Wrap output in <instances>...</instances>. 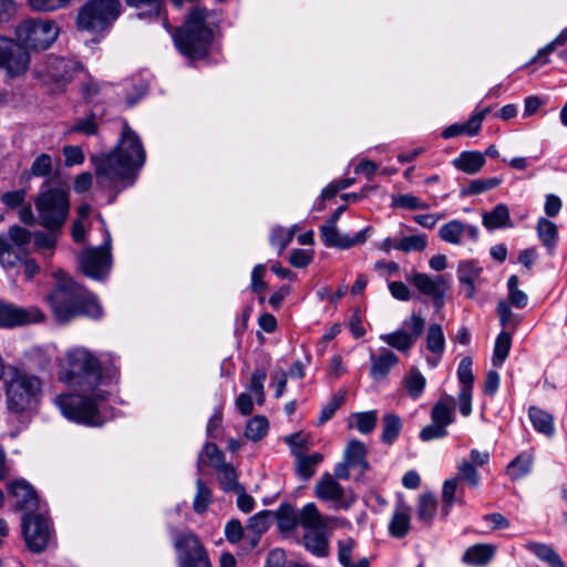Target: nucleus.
I'll return each instance as SVG.
<instances>
[{"label":"nucleus","mask_w":567,"mask_h":567,"mask_svg":"<svg viewBox=\"0 0 567 567\" xmlns=\"http://www.w3.org/2000/svg\"><path fill=\"white\" fill-rule=\"evenodd\" d=\"M482 223L487 229L512 226L508 207L505 204L496 205L491 212L483 214Z\"/></svg>","instance_id":"nucleus-30"},{"label":"nucleus","mask_w":567,"mask_h":567,"mask_svg":"<svg viewBox=\"0 0 567 567\" xmlns=\"http://www.w3.org/2000/svg\"><path fill=\"white\" fill-rule=\"evenodd\" d=\"M457 481H464L468 484L470 487L476 488L480 484V474L474 467V464L463 461L458 466V473L455 476Z\"/></svg>","instance_id":"nucleus-60"},{"label":"nucleus","mask_w":567,"mask_h":567,"mask_svg":"<svg viewBox=\"0 0 567 567\" xmlns=\"http://www.w3.org/2000/svg\"><path fill=\"white\" fill-rule=\"evenodd\" d=\"M298 523L305 528H324L321 515L315 503H308L302 507L298 515Z\"/></svg>","instance_id":"nucleus-38"},{"label":"nucleus","mask_w":567,"mask_h":567,"mask_svg":"<svg viewBox=\"0 0 567 567\" xmlns=\"http://www.w3.org/2000/svg\"><path fill=\"white\" fill-rule=\"evenodd\" d=\"M216 470L218 472V480L224 492H235L243 486V484L238 482L236 468L231 464L225 463Z\"/></svg>","instance_id":"nucleus-40"},{"label":"nucleus","mask_w":567,"mask_h":567,"mask_svg":"<svg viewBox=\"0 0 567 567\" xmlns=\"http://www.w3.org/2000/svg\"><path fill=\"white\" fill-rule=\"evenodd\" d=\"M351 416L357 420V429L362 434L371 433L377 426L378 412L375 410L353 413Z\"/></svg>","instance_id":"nucleus-57"},{"label":"nucleus","mask_w":567,"mask_h":567,"mask_svg":"<svg viewBox=\"0 0 567 567\" xmlns=\"http://www.w3.org/2000/svg\"><path fill=\"white\" fill-rule=\"evenodd\" d=\"M196 488L197 491L194 497L193 508L196 514H204L213 503V493L200 478L196 482Z\"/></svg>","instance_id":"nucleus-45"},{"label":"nucleus","mask_w":567,"mask_h":567,"mask_svg":"<svg viewBox=\"0 0 567 567\" xmlns=\"http://www.w3.org/2000/svg\"><path fill=\"white\" fill-rule=\"evenodd\" d=\"M207 9L195 6L179 27V52L190 61L207 58L214 31L206 24Z\"/></svg>","instance_id":"nucleus-4"},{"label":"nucleus","mask_w":567,"mask_h":567,"mask_svg":"<svg viewBox=\"0 0 567 567\" xmlns=\"http://www.w3.org/2000/svg\"><path fill=\"white\" fill-rule=\"evenodd\" d=\"M297 226L286 230L281 226H276L271 229L269 241L271 246L277 247L279 252H282L295 237V230Z\"/></svg>","instance_id":"nucleus-52"},{"label":"nucleus","mask_w":567,"mask_h":567,"mask_svg":"<svg viewBox=\"0 0 567 567\" xmlns=\"http://www.w3.org/2000/svg\"><path fill=\"white\" fill-rule=\"evenodd\" d=\"M312 533H305L302 540L308 551L317 557L329 555V542L323 528L313 529Z\"/></svg>","instance_id":"nucleus-25"},{"label":"nucleus","mask_w":567,"mask_h":567,"mask_svg":"<svg viewBox=\"0 0 567 567\" xmlns=\"http://www.w3.org/2000/svg\"><path fill=\"white\" fill-rule=\"evenodd\" d=\"M446 280L443 276H436L432 279L429 275L423 272H415L412 277L411 284L423 295L431 296L440 287L446 286Z\"/></svg>","instance_id":"nucleus-34"},{"label":"nucleus","mask_w":567,"mask_h":567,"mask_svg":"<svg viewBox=\"0 0 567 567\" xmlns=\"http://www.w3.org/2000/svg\"><path fill=\"white\" fill-rule=\"evenodd\" d=\"M54 278L55 285L45 296V301L58 322L65 323L80 316L102 317V307L92 292L63 271H56Z\"/></svg>","instance_id":"nucleus-3"},{"label":"nucleus","mask_w":567,"mask_h":567,"mask_svg":"<svg viewBox=\"0 0 567 567\" xmlns=\"http://www.w3.org/2000/svg\"><path fill=\"white\" fill-rule=\"evenodd\" d=\"M267 379V370L265 368H256L251 373L249 391L256 396V402L261 405L265 401L264 382Z\"/></svg>","instance_id":"nucleus-55"},{"label":"nucleus","mask_w":567,"mask_h":567,"mask_svg":"<svg viewBox=\"0 0 567 567\" xmlns=\"http://www.w3.org/2000/svg\"><path fill=\"white\" fill-rule=\"evenodd\" d=\"M73 0H28L34 11L52 12L66 8Z\"/></svg>","instance_id":"nucleus-62"},{"label":"nucleus","mask_w":567,"mask_h":567,"mask_svg":"<svg viewBox=\"0 0 567 567\" xmlns=\"http://www.w3.org/2000/svg\"><path fill=\"white\" fill-rule=\"evenodd\" d=\"M403 382L409 396L412 399H417L423 393L426 384L425 378L416 368H411L410 374L404 378Z\"/></svg>","instance_id":"nucleus-47"},{"label":"nucleus","mask_w":567,"mask_h":567,"mask_svg":"<svg viewBox=\"0 0 567 567\" xmlns=\"http://www.w3.org/2000/svg\"><path fill=\"white\" fill-rule=\"evenodd\" d=\"M411 529L410 508L400 505L395 508L389 524V533L392 537L403 538Z\"/></svg>","instance_id":"nucleus-23"},{"label":"nucleus","mask_w":567,"mask_h":567,"mask_svg":"<svg viewBox=\"0 0 567 567\" xmlns=\"http://www.w3.org/2000/svg\"><path fill=\"white\" fill-rule=\"evenodd\" d=\"M99 117L94 112H90L84 117H78L74 123L68 128L69 134L79 133L84 136H95L99 133Z\"/></svg>","instance_id":"nucleus-33"},{"label":"nucleus","mask_w":567,"mask_h":567,"mask_svg":"<svg viewBox=\"0 0 567 567\" xmlns=\"http://www.w3.org/2000/svg\"><path fill=\"white\" fill-rule=\"evenodd\" d=\"M402 431V421L398 414L388 413L382 417L381 442L392 445Z\"/></svg>","instance_id":"nucleus-31"},{"label":"nucleus","mask_w":567,"mask_h":567,"mask_svg":"<svg viewBox=\"0 0 567 567\" xmlns=\"http://www.w3.org/2000/svg\"><path fill=\"white\" fill-rule=\"evenodd\" d=\"M368 451L361 441L353 439L349 441L346 451H344V460L353 467H357L359 462H363L365 464Z\"/></svg>","instance_id":"nucleus-50"},{"label":"nucleus","mask_w":567,"mask_h":567,"mask_svg":"<svg viewBox=\"0 0 567 567\" xmlns=\"http://www.w3.org/2000/svg\"><path fill=\"white\" fill-rule=\"evenodd\" d=\"M122 12L120 0H87L79 10L75 24L80 31L104 35Z\"/></svg>","instance_id":"nucleus-6"},{"label":"nucleus","mask_w":567,"mask_h":567,"mask_svg":"<svg viewBox=\"0 0 567 567\" xmlns=\"http://www.w3.org/2000/svg\"><path fill=\"white\" fill-rule=\"evenodd\" d=\"M295 455L297 457L296 474L303 481H308L315 475L316 467L323 460V455L319 452H316L311 455H302L298 452H295Z\"/></svg>","instance_id":"nucleus-27"},{"label":"nucleus","mask_w":567,"mask_h":567,"mask_svg":"<svg viewBox=\"0 0 567 567\" xmlns=\"http://www.w3.org/2000/svg\"><path fill=\"white\" fill-rule=\"evenodd\" d=\"M271 511H261L249 517L246 530L264 535L270 527Z\"/></svg>","instance_id":"nucleus-54"},{"label":"nucleus","mask_w":567,"mask_h":567,"mask_svg":"<svg viewBox=\"0 0 567 567\" xmlns=\"http://www.w3.org/2000/svg\"><path fill=\"white\" fill-rule=\"evenodd\" d=\"M30 61L29 51L17 40L0 37V68L6 71L7 78L23 76L29 70Z\"/></svg>","instance_id":"nucleus-11"},{"label":"nucleus","mask_w":567,"mask_h":567,"mask_svg":"<svg viewBox=\"0 0 567 567\" xmlns=\"http://www.w3.org/2000/svg\"><path fill=\"white\" fill-rule=\"evenodd\" d=\"M473 360L471 357H464L457 368V378L461 388L473 389L474 374L472 371Z\"/></svg>","instance_id":"nucleus-61"},{"label":"nucleus","mask_w":567,"mask_h":567,"mask_svg":"<svg viewBox=\"0 0 567 567\" xmlns=\"http://www.w3.org/2000/svg\"><path fill=\"white\" fill-rule=\"evenodd\" d=\"M315 494L321 501L339 503L343 509H348L357 501L353 491L346 492L341 484L328 472L317 482Z\"/></svg>","instance_id":"nucleus-15"},{"label":"nucleus","mask_w":567,"mask_h":567,"mask_svg":"<svg viewBox=\"0 0 567 567\" xmlns=\"http://www.w3.org/2000/svg\"><path fill=\"white\" fill-rule=\"evenodd\" d=\"M268 430V419L264 415H256L247 422L245 436L252 442H257L267 435Z\"/></svg>","instance_id":"nucleus-42"},{"label":"nucleus","mask_w":567,"mask_h":567,"mask_svg":"<svg viewBox=\"0 0 567 567\" xmlns=\"http://www.w3.org/2000/svg\"><path fill=\"white\" fill-rule=\"evenodd\" d=\"M519 278L517 275H512L507 281L508 300L512 306L517 309H523L527 306V295L518 289Z\"/></svg>","instance_id":"nucleus-53"},{"label":"nucleus","mask_w":567,"mask_h":567,"mask_svg":"<svg viewBox=\"0 0 567 567\" xmlns=\"http://www.w3.org/2000/svg\"><path fill=\"white\" fill-rule=\"evenodd\" d=\"M41 391L38 377L17 372L6 381V401L8 410L21 414L35 406Z\"/></svg>","instance_id":"nucleus-7"},{"label":"nucleus","mask_w":567,"mask_h":567,"mask_svg":"<svg viewBox=\"0 0 567 567\" xmlns=\"http://www.w3.org/2000/svg\"><path fill=\"white\" fill-rule=\"evenodd\" d=\"M79 265L86 277L100 280L107 276L112 266L111 235L107 230H105V239L101 246L82 251Z\"/></svg>","instance_id":"nucleus-10"},{"label":"nucleus","mask_w":567,"mask_h":567,"mask_svg":"<svg viewBox=\"0 0 567 567\" xmlns=\"http://www.w3.org/2000/svg\"><path fill=\"white\" fill-rule=\"evenodd\" d=\"M8 496L14 499L16 511H33L38 507V494L27 481L18 480L9 483Z\"/></svg>","instance_id":"nucleus-17"},{"label":"nucleus","mask_w":567,"mask_h":567,"mask_svg":"<svg viewBox=\"0 0 567 567\" xmlns=\"http://www.w3.org/2000/svg\"><path fill=\"white\" fill-rule=\"evenodd\" d=\"M272 517L277 520L278 529L282 533L293 530L298 523V514L290 503H281L276 512H272Z\"/></svg>","instance_id":"nucleus-28"},{"label":"nucleus","mask_w":567,"mask_h":567,"mask_svg":"<svg viewBox=\"0 0 567 567\" xmlns=\"http://www.w3.org/2000/svg\"><path fill=\"white\" fill-rule=\"evenodd\" d=\"M486 164L485 154L478 151H463L452 161V165L460 172L468 175H475L482 171Z\"/></svg>","instance_id":"nucleus-20"},{"label":"nucleus","mask_w":567,"mask_h":567,"mask_svg":"<svg viewBox=\"0 0 567 567\" xmlns=\"http://www.w3.org/2000/svg\"><path fill=\"white\" fill-rule=\"evenodd\" d=\"M532 467L533 456L529 453L523 452L509 462L506 471L512 481H517L529 474Z\"/></svg>","instance_id":"nucleus-35"},{"label":"nucleus","mask_w":567,"mask_h":567,"mask_svg":"<svg viewBox=\"0 0 567 567\" xmlns=\"http://www.w3.org/2000/svg\"><path fill=\"white\" fill-rule=\"evenodd\" d=\"M206 554L207 548L195 533L179 534V566Z\"/></svg>","instance_id":"nucleus-19"},{"label":"nucleus","mask_w":567,"mask_h":567,"mask_svg":"<svg viewBox=\"0 0 567 567\" xmlns=\"http://www.w3.org/2000/svg\"><path fill=\"white\" fill-rule=\"evenodd\" d=\"M526 548L549 567H566L559 554L550 545L530 542Z\"/></svg>","instance_id":"nucleus-29"},{"label":"nucleus","mask_w":567,"mask_h":567,"mask_svg":"<svg viewBox=\"0 0 567 567\" xmlns=\"http://www.w3.org/2000/svg\"><path fill=\"white\" fill-rule=\"evenodd\" d=\"M482 271L483 268L478 265V261L474 259L460 261L457 266V278L467 299L475 298V281L480 278Z\"/></svg>","instance_id":"nucleus-18"},{"label":"nucleus","mask_w":567,"mask_h":567,"mask_svg":"<svg viewBox=\"0 0 567 567\" xmlns=\"http://www.w3.org/2000/svg\"><path fill=\"white\" fill-rule=\"evenodd\" d=\"M45 315L38 307H20L0 300V328H14L19 326L39 323L44 321Z\"/></svg>","instance_id":"nucleus-14"},{"label":"nucleus","mask_w":567,"mask_h":567,"mask_svg":"<svg viewBox=\"0 0 567 567\" xmlns=\"http://www.w3.org/2000/svg\"><path fill=\"white\" fill-rule=\"evenodd\" d=\"M501 183H502V178H499V177L473 179L468 183L467 186L463 187L460 190V196L467 197V196L478 195L484 192L496 188L498 185H501Z\"/></svg>","instance_id":"nucleus-37"},{"label":"nucleus","mask_w":567,"mask_h":567,"mask_svg":"<svg viewBox=\"0 0 567 567\" xmlns=\"http://www.w3.org/2000/svg\"><path fill=\"white\" fill-rule=\"evenodd\" d=\"M447 401L440 400L437 401L431 411V420L432 422L440 424L443 427H447L450 424L454 422V406H453V398L447 396Z\"/></svg>","instance_id":"nucleus-32"},{"label":"nucleus","mask_w":567,"mask_h":567,"mask_svg":"<svg viewBox=\"0 0 567 567\" xmlns=\"http://www.w3.org/2000/svg\"><path fill=\"white\" fill-rule=\"evenodd\" d=\"M481 131L475 122L470 117L465 123H454L445 127L441 136L444 140L453 138L460 135L476 136Z\"/></svg>","instance_id":"nucleus-44"},{"label":"nucleus","mask_w":567,"mask_h":567,"mask_svg":"<svg viewBox=\"0 0 567 567\" xmlns=\"http://www.w3.org/2000/svg\"><path fill=\"white\" fill-rule=\"evenodd\" d=\"M346 398V389H340L337 393H334L330 401L322 408L318 417L317 425L320 426L330 421L333 417L337 410H339L344 404Z\"/></svg>","instance_id":"nucleus-41"},{"label":"nucleus","mask_w":567,"mask_h":567,"mask_svg":"<svg viewBox=\"0 0 567 567\" xmlns=\"http://www.w3.org/2000/svg\"><path fill=\"white\" fill-rule=\"evenodd\" d=\"M567 42V27L560 31V33L547 45L540 49L536 56L530 60V63L535 61H540L542 64H546L549 62L548 54L555 51V49L559 45H564Z\"/></svg>","instance_id":"nucleus-58"},{"label":"nucleus","mask_w":567,"mask_h":567,"mask_svg":"<svg viewBox=\"0 0 567 567\" xmlns=\"http://www.w3.org/2000/svg\"><path fill=\"white\" fill-rule=\"evenodd\" d=\"M125 3L140 10V18H157L164 9V0H125Z\"/></svg>","instance_id":"nucleus-36"},{"label":"nucleus","mask_w":567,"mask_h":567,"mask_svg":"<svg viewBox=\"0 0 567 567\" xmlns=\"http://www.w3.org/2000/svg\"><path fill=\"white\" fill-rule=\"evenodd\" d=\"M31 241V233L23 227L12 226L8 231L0 233V264L7 269L14 268L23 251Z\"/></svg>","instance_id":"nucleus-12"},{"label":"nucleus","mask_w":567,"mask_h":567,"mask_svg":"<svg viewBox=\"0 0 567 567\" xmlns=\"http://www.w3.org/2000/svg\"><path fill=\"white\" fill-rule=\"evenodd\" d=\"M80 68L81 64L72 59L49 56L42 74V82L53 84L56 90H63Z\"/></svg>","instance_id":"nucleus-13"},{"label":"nucleus","mask_w":567,"mask_h":567,"mask_svg":"<svg viewBox=\"0 0 567 567\" xmlns=\"http://www.w3.org/2000/svg\"><path fill=\"white\" fill-rule=\"evenodd\" d=\"M528 416L534 429L546 436H553L555 433L554 416L545 410L532 405L528 409Z\"/></svg>","instance_id":"nucleus-26"},{"label":"nucleus","mask_w":567,"mask_h":567,"mask_svg":"<svg viewBox=\"0 0 567 567\" xmlns=\"http://www.w3.org/2000/svg\"><path fill=\"white\" fill-rule=\"evenodd\" d=\"M38 223L47 230H62L71 208L70 192L45 181L34 198Z\"/></svg>","instance_id":"nucleus-5"},{"label":"nucleus","mask_w":567,"mask_h":567,"mask_svg":"<svg viewBox=\"0 0 567 567\" xmlns=\"http://www.w3.org/2000/svg\"><path fill=\"white\" fill-rule=\"evenodd\" d=\"M96 176V186L102 190H114L107 203L113 204L118 193L135 184L146 162V152L140 136L126 121L121 137L107 153L91 156Z\"/></svg>","instance_id":"nucleus-2"},{"label":"nucleus","mask_w":567,"mask_h":567,"mask_svg":"<svg viewBox=\"0 0 567 567\" xmlns=\"http://www.w3.org/2000/svg\"><path fill=\"white\" fill-rule=\"evenodd\" d=\"M370 360V375L374 380L384 379L391 369L399 363V357L388 349H383L378 355L372 353Z\"/></svg>","instance_id":"nucleus-21"},{"label":"nucleus","mask_w":567,"mask_h":567,"mask_svg":"<svg viewBox=\"0 0 567 567\" xmlns=\"http://www.w3.org/2000/svg\"><path fill=\"white\" fill-rule=\"evenodd\" d=\"M225 537L230 544H238L245 537V528L238 518H231L225 526Z\"/></svg>","instance_id":"nucleus-64"},{"label":"nucleus","mask_w":567,"mask_h":567,"mask_svg":"<svg viewBox=\"0 0 567 567\" xmlns=\"http://www.w3.org/2000/svg\"><path fill=\"white\" fill-rule=\"evenodd\" d=\"M457 492V477L445 480L442 486V508L441 515L447 517L455 504V496Z\"/></svg>","instance_id":"nucleus-49"},{"label":"nucleus","mask_w":567,"mask_h":567,"mask_svg":"<svg viewBox=\"0 0 567 567\" xmlns=\"http://www.w3.org/2000/svg\"><path fill=\"white\" fill-rule=\"evenodd\" d=\"M537 236L549 255H554L558 241V228L556 224L545 217H540L536 226Z\"/></svg>","instance_id":"nucleus-24"},{"label":"nucleus","mask_w":567,"mask_h":567,"mask_svg":"<svg viewBox=\"0 0 567 567\" xmlns=\"http://www.w3.org/2000/svg\"><path fill=\"white\" fill-rule=\"evenodd\" d=\"M496 547L491 544H475L463 554L462 561L471 566H486L494 557Z\"/></svg>","instance_id":"nucleus-22"},{"label":"nucleus","mask_w":567,"mask_h":567,"mask_svg":"<svg viewBox=\"0 0 567 567\" xmlns=\"http://www.w3.org/2000/svg\"><path fill=\"white\" fill-rule=\"evenodd\" d=\"M463 234L464 223L458 219H453L444 224L439 230L440 238L453 245L461 244V237Z\"/></svg>","instance_id":"nucleus-46"},{"label":"nucleus","mask_w":567,"mask_h":567,"mask_svg":"<svg viewBox=\"0 0 567 567\" xmlns=\"http://www.w3.org/2000/svg\"><path fill=\"white\" fill-rule=\"evenodd\" d=\"M52 168V157L47 153H42L32 162L30 173L35 177H49Z\"/></svg>","instance_id":"nucleus-59"},{"label":"nucleus","mask_w":567,"mask_h":567,"mask_svg":"<svg viewBox=\"0 0 567 567\" xmlns=\"http://www.w3.org/2000/svg\"><path fill=\"white\" fill-rule=\"evenodd\" d=\"M371 229L372 228L368 226L357 233L354 237L350 238L346 235H340L336 225L324 224L320 227V239L328 248L344 250L364 244L368 239V233Z\"/></svg>","instance_id":"nucleus-16"},{"label":"nucleus","mask_w":567,"mask_h":567,"mask_svg":"<svg viewBox=\"0 0 567 567\" xmlns=\"http://www.w3.org/2000/svg\"><path fill=\"white\" fill-rule=\"evenodd\" d=\"M426 235H413L403 237L396 245V249L405 254L423 251L426 248Z\"/></svg>","instance_id":"nucleus-56"},{"label":"nucleus","mask_w":567,"mask_h":567,"mask_svg":"<svg viewBox=\"0 0 567 567\" xmlns=\"http://www.w3.org/2000/svg\"><path fill=\"white\" fill-rule=\"evenodd\" d=\"M512 346V336L506 331H502L495 341L493 364L495 367L502 365L505 359L508 357Z\"/></svg>","instance_id":"nucleus-51"},{"label":"nucleus","mask_w":567,"mask_h":567,"mask_svg":"<svg viewBox=\"0 0 567 567\" xmlns=\"http://www.w3.org/2000/svg\"><path fill=\"white\" fill-rule=\"evenodd\" d=\"M380 338L388 346L401 352H408L415 343L413 337H410V334L403 329H399L392 333L382 334Z\"/></svg>","instance_id":"nucleus-39"},{"label":"nucleus","mask_w":567,"mask_h":567,"mask_svg":"<svg viewBox=\"0 0 567 567\" xmlns=\"http://www.w3.org/2000/svg\"><path fill=\"white\" fill-rule=\"evenodd\" d=\"M59 27L49 19H27L16 27V40L25 50L44 51L59 37Z\"/></svg>","instance_id":"nucleus-8"},{"label":"nucleus","mask_w":567,"mask_h":567,"mask_svg":"<svg viewBox=\"0 0 567 567\" xmlns=\"http://www.w3.org/2000/svg\"><path fill=\"white\" fill-rule=\"evenodd\" d=\"M426 348L435 354H442L444 352L445 338L441 324H430L426 334Z\"/></svg>","instance_id":"nucleus-48"},{"label":"nucleus","mask_w":567,"mask_h":567,"mask_svg":"<svg viewBox=\"0 0 567 567\" xmlns=\"http://www.w3.org/2000/svg\"><path fill=\"white\" fill-rule=\"evenodd\" d=\"M22 535L28 549L42 553L48 548L53 536L50 519L43 514L25 513L21 522Z\"/></svg>","instance_id":"nucleus-9"},{"label":"nucleus","mask_w":567,"mask_h":567,"mask_svg":"<svg viewBox=\"0 0 567 567\" xmlns=\"http://www.w3.org/2000/svg\"><path fill=\"white\" fill-rule=\"evenodd\" d=\"M392 205L394 207L406 208L410 210L429 208L427 204L421 202L416 196L411 194H403L393 197Z\"/></svg>","instance_id":"nucleus-63"},{"label":"nucleus","mask_w":567,"mask_h":567,"mask_svg":"<svg viewBox=\"0 0 567 567\" xmlns=\"http://www.w3.org/2000/svg\"><path fill=\"white\" fill-rule=\"evenodd\" d=\"M58 375L62 383L78 392L62 393L54 399V404L65 419L93 427H100L111 419V392L101 386L120 382L117 355L74 347L65 352Z\"/></svg>","instance_id":"nucleus-1"},{"label":"nucleus","mask_w":567,"mask_h":567,"mask_svg":"<svg viewBox=\"0 0 567 567\" xmlns=\"http://www.w3.org/2000/svg\"><path fill=\"white\" fill-rule=\"evenodd\" d=\"M436 498L432 493H424L419 497L417 518L425 524H431L436 512Z\"/></svg>","instance_id":"nucleus-43"}]
</instances>
